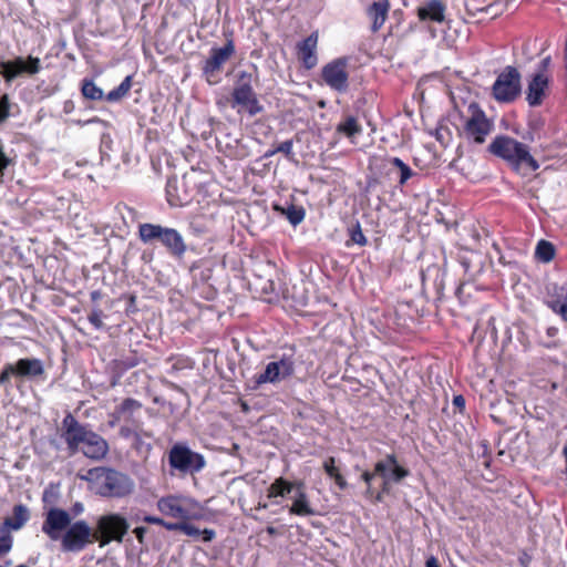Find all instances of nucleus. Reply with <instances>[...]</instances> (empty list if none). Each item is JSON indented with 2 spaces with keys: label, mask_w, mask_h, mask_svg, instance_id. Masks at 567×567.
<instances>
[{
  "label": "nucleus",
  "mask_w": 567,
  "mask_h": 567,
  "mask_svg": "<svg viewBox=\"0 0 567 567\" xmlns=\"http://www.w3.org/2000/svg\"><path fill=\"white\" fill-rule=\"evenodd\" d=\"M545 305L567 321V292L563 287L553 286L548 289Z\"/></svg>",
  "instance_id": "a878e982"
},
{
  "label": "nucleus",
  "mask_w": 567,
  "mask_h": 567,
  "mask_svg": "<svg viewBox=\"0 0 567 567\" xmlns=\"http://www.w3.org/2000/svg\"><path fill=\"white\" fill-rule=\"evenodd\" d=\"M142 522L153 525H158L164 527L167 530L171 532H182L183 534L190 536V537H197L199 536V529L189 524L184 522H167L162 517L153 516V515H145L141 518Z\"/></svg>",
  "instance_id": "5701e85b"
},
{
  "label": "nucleus",
  "mask_w": 567,
  "mask_h": 567,
  "mask_svg": "<svg viewBox=\"0 0 567 567\" xmlns=\"http://www.w3.org/2000/svg\"><path fill=\"white\" fill-rule=\"evenodd\" d=\"M563 455H564L565 463H566L565 473L567 474V444L563 449Z\"/></svg>",
  "instance_id": "6e6d98bb"
},
{
  "label": "nucleus",
  "mask_w": 567,
  "mask_h": 567,
  "mask_svg": "<svg viewBox=\"0 0 567 567\" xmlns=\"http://www.w3.org/2000/svg\"><path fill=\"white\" fill-rule=\"evenodd\" d=\"M135 300H136V297H135L134 295H131V296H130V302H131L132 305H134V303H135Z\"/></svg>",
  "instance_id": "13d9d810"
},
{
  "label": "nucleus",
  "mask_w": 567,
  "mask_h": 567,
  "mask_svg": "<svg viewBox=\"0 0 567 567\" xmlns=\"http://www.w3.org/2000/svg\"><path fill=\"white\" fill-rule=\"evenodd\" d=\"M292 147H293L292 140H287L282 143H280L278 146H276V151H278V153L285 154L287 157H290L292 155Z\"/></svg>",
  "instance_id": "a18cd8bd"
},
{
  "label": "nucleus",
  "mask_w": 567,
  "mask_h": 567,
  "mask_svg": "<svg viewBox=\"0 0 567 567\" xmlns=\"http://www.w3.org/2000/svg\"><path fill=\"white\" fill-rule=\"evenodd\" d=\"M487 150L492 155L503 159L513 172L520 176H527L540 166L527 144L505 134L495 136Z\"/></svg>",
  "instance_id": "7ed1b4c3"
},
{
  "label": "nucleus",
  "mask_w": 567,
  "mask_h": 567,
  "mask_svg": "<svg viewBox=\"0 0 567 567\" xmlns=\"http://www.w3.org/2000/svg\"><path fill=\"white\" fill-rule=\"evenodd\" d=\"M318 43L319 32L316 30L296 44L295 51L297 60L301 68L307 71H310L318 65Z\"/></svg>",
  "instance_id": "a211bd4d"
},
{
  "label": "nucleus",
  "mask_w": 567,
  "mask_h": 567,
  "mask_svg": "<svg viewBox=\"0 0 567 567\" xmlns=\"http://www.w3.org/2000/svg\"><path fill=\"white\" fill-rule=\"evenodd\" d=\"M12 547V538L0 529V555L7 554Z\"/></svg>",
  "instance_id": "c03bdc74"
},
{
  "label": "nucleus",
  "mask_w": 567,
  "mask_h": 567,
  "mask_svg": "<svg viewBox=\"0 0 567 567\" xmlns=\"http://www.w3.org/2000/svg\"><path fill=\"white\" fill-rule=\"evenodd\" d=\"M463 127L461 134L474 144H484L487 136L494 130L493 121L487 117L485 111L477 102H471L467 106V114L461 115Z\"/></svg>",
  "instance_id": "0eeeda50"
},
{
  "label": "nucleus",
  "mask_w": 567,
  "mask_h": 567,
  "mask_svg": "<svg viewBox=\"0 0 567 567\" xmlns=\"http://www.w3.org/2000/svg\"><path fill=\"white\" fill-rule=\"evenodd\" d=\"M546 334L549 338L556 337L558 334V328H556V327H548L547 330H546Z\"/></svg>",
  "instance_id": "864d4df0"
},
{
  "label": "nucleus",
  "mask_w": 567,
  "mask_h": 567,
  "mask_svg": "<svg viewBox=\"0 0 567 567\" xmlns=\"http://www.w3.org/2000/svg\"><path fill=\"white\" fill-rule=\"evenodd\" d=\"M41 60L38 56L17 55L11 60H0V76L7 85H11L22 76H33L41 71Z\"/></svg>",
  "instance_id": "9d476101"
},
{
  "label": "nucleus",
  "mask_w": 567,
  "mask_h": 567,
  "mask_svg": "<svg viewBox=\"0 0 567 567\" xmlns=\"http://www.w3.org/2000/svg\"><path fill=\"white\" fill-rule=\"evenodd\" d=\"M295 373V360L292 355L284 354L279 360L269 362L264 372L255 375L257 385L265 383H279Z\"/></svg>",
  "instance_id": "2eb2a0df"
},
{
  "label": "nucleus",
  "mask_w": 567,
  "mask_h": 567,
  "mask_svg": "<svg viewBox=\"0 0 567 567\" xmlns=\"http://www.w3.org/2000/svg\"><path fill=\"white\" fill-rule=\"evenodd\" d=\"M350 241L357 244L359 246H365L368 244V239L364 236L361 225L359 221L349 228Z\"/></svg>",
  "instance_id": "ea45409f"
},
{
  "label": "nucleus",
  "mask_w": 567,
  "mask_h": 567,
  "mask_svg": "<svg viewBox=\"0 0 567 567\" xmlns=\"http://www.w3.org/2000/svg\"><path fill=\"white\" fill-rule=\"evenodd\" d=\"M388 163L390 165H392L393 167L398 168L399 174H400V178H399L400 186H404L406 184V182L416 174L408 164H405L399 157H390L388 159Z\"/></svg>",
  "instance_id": "c9c22d12"
},
{
  "label": "nucleus",
  "mask_w": 567,
  "mask_h": 567,
  "mask_svg": "<svg viewBox=\"0 0 567 567\" xmlns=\"http://www.w3.org/2000/svg\"><path fill=\"white\" fill-rule=\"evenodd\" d=\"M152 437V433L143 429L131 440L132 450H134L138 455L146 456L152 450V443L150 442Z\"/></svg>",
  "instance_id": "c756f323"
},
{
  "label": "nucleus",
  "mask_w": 567,
  "mask_h": 567,
  "mask_svg": "<svg viewBox=\"0 0 567 567\" xmlns=\"http://www.w3.org/2000/svg\"><path fill=\"white\" fill-rule=\"evenodd\" d=\"M80 451L91 460H102L109 452V444L104 437L90 430L80 445Z\"/></svg>",
  "instance_id": "aec40b11"
},
{
  "label": "nucleus",
  "mask_w": 567,
  "mask_h": 567,
  "mask_svg": "<svg viewBox=\"0 0 567 567\" xmlns=\"http://www.w3.org/2000/svg\"><path fill=\"white\" fill-rule=\"evenodd\" d=\"M289 513L296 516H311L315 514L313 508L310 505L308 495L306 492H298L296 498L293 499L291 506L289 507Z\"/></svg>",
  "instance_id": "cd10ccee"
},
{
  "label": "nucleus",
  "mask_w": 567,
  "mask_h": 567,
  "mask_svg": "<svg viewBox=\"0 0 567 567\" xmlns=\"http://www.w3.org/2000/svg\"><path fill=\"white\" fill-rule=\"evenodd\" d=\"M446 6L441 0H430L416 9V16L422 22L442 23L445 20Z\"/></svg>",
  "instance_id": "b1692460"
},
{
  "label": "nucleus",
  "mask_w": 567,
  "mask_h": 567,
  "mask_svg": "<svg viewBox=\"0 0 567 567\" xmlns=\"http://www.w3.org/2000/svg\"><path fill=\"white\" fill-rule=\"evenodd\" d=\"M337 132L352 138L362 133V126L358 122L357 117L349 115L337 125Z\"/></svg>",
  "instance_id": "473e14b6"
},
{
  "label": "nucleus",
  "mask_w": 567,
  "mask_h": 567,
  "mask_svg": "<svg viewBox=\"0 0 567 567\" xmlns=\"http://www.w3.org/2000/svg\"><path fill=\"white\" fill-rule=\"evenodd\" d=\"M267 533H268L269 535H275V534H276V528H275V527H272V526H268V527H267Z\"/></svg>",
  "instance_id": "4d7b16f0"
},
{
  "label": "nucleus",
  "mask_w": 567,
  "mask_h": 567,
  "mask_svg": "<svg viewBox=\"0 0 567 567\" xmlns=\"http://www.w3.org/2000/svg\"><path fill=\"white\" fill-rule=\"evenodd\" d=\"M45 370L43 362L38 358H20L14 362H8L0 372V388L6 392L20 388L27 380H44Z\"/></svg>",
  "instance_id": "20e7f679"
},
{
  "label": "nucleus",
  "mask_w": 567,
  "mask_h": 567,
  "mask_svg": "<svg viewBox=\"0 0 567 567\" xmlns=\"http://www.w3.org/2000/svg\"><path fill=\"white\" fill-rule=\"evenodd\" d=\"M137 236L143 244L161 243L166 251L176 259L183 258L187 250L184 237L175 228L143 223L138 225Z\"/></svg>",
  "instance_id": "423d86ee"
},
{
  "label": "nucleus",
  "mask_w": 567,
  "mask_h": 567,
  "mask_svg": "<svg viewBox=\"0 0 567 567\" xmlns=\"http://www.w3.org/2000/svg\"><path fill=\"white\" fill-rule=\"evenodd\" d=\"M520 73L513 66L507 65L496 78L492 86V96L499 103H512L522 91Z\"/></svg>",
  "instance_id": "9b49d317"
},
{
  "label": "nucleus",
  "mask_w": 567,
  "mask_h": 567,
  "mask_svg": "<svg viewBox=\"0 0 567 567\" xmlns=\"http://www.w3.org/2000/svg\"><path fill=\"white\" fill-rule=\"evenodd\" d=\"M230 105L233 109L240 107L238 112L244 110L250 116L262 111V106L259 104L257 94L251 86L250 74L243 72L239 75V81L231 92Z\"/></svg>",
  "instance_id": "f8f14e48"
},
{
  "label": "nucleus",
  "mask_w": 567,
  "mask_h": 567,
  "mask_svg": "<svg viewBox=\"0 0 567 567\" xmlns=\"http://www.w3.org/2000/svg\"><path fill=\"white\" fill-rule=\"evenodd\" d=\"M103 317V310L96 307L91 310L87 320L96 330H101L104 327Z\"/></svg>",
  "instance_id": "37998d69"
},
{
  "label": "nucleus",
  "mask_w": 567,
  "mask_h": 567,
  "mask_svg": "<svg viewBox=\"0 0 567 567\" xmlns=\"http://www.w3.org/2000/svg\"><path fill=\"white\" fill-rule=\"evenodd\" d=\"M130 524L127 519L118 513L102 515L96 520L94 538L100 547H104L112 542L122 543L127 534Z\"/></svg>",
  "instance_id": "1a4fd4ad"
},
{
  "label": "nucleus",
  "mask_w": 567,
  "mask_h": 567,
  "mask_svg": "<svg viewBox=\"0 0 567 567\" xmlns=\"http://www.w3.org/2000/svg\"><path fill=\"white\" fill-rule=\"evenodd\" d=\"M166 199L171 207H183L190 202V195L176 177L168 178L165 187Z\"/></svg>",
  "instance_id": "393cba45"
},
{
  "label": "nucleus",
  "mask_w": 567,
  "mask_h": 567,
  "mask_svg": "<svg viewBox=\"0 0 567 567\" xmlns=\"http://www.w3.org/2000/svg\"><path fill=\"white\" fill-rule=\"evenodd\" d=\"M90 298L93 302H96L99 301L101 298H102V292L101 290H93L91 291L90 293Z\"/></svg>",
  "instance_id": "603ef678"
},
{
  "label": "nucleus",
  "mask_w": 567,
  "mask_h": 567,
  "mask_svg": "<svg viewBox=\"0 0 567 567\" xmlns=\"http://www.w3.org/2000/svg\"><path fill=\"white\" fill-rule=\"evenodd\" d=\"M452 403H453L454 408L458 410L460 413L464 412L465 399L463 395H461V394L454 395Z\"/></svg>",
  "instance_id": "de8ad7c7"
},
{
  "label": "nucleus",
  "mask_w": 567,
  "mask_h": 567,
  "mask_svg": "<svg viewBox=\"0 0 567 567\" xmlns=\"http://www.w3.org/2000/svg\"><path fill=\"white\" fill-rule=\"evenodd\" d=\"M111 384H112L113 386H114V385H116V384H117V380H113V381L111 382Z\"/></svg>",
  "instance_id": "680f3d73"
},
{
  "label": "nucleus",
  "mask_w": 567,
  "mask_h": 567,
  "mask_svg": "<svg viewBox=\"0 0 567 567\" xmlns=\"http://www.w3.org/2000/svg\"><path fill=\"white\" fill-rule=\"evenodd\" d=\"M348 58H337L324 64L320 72L322 82L332 91L346 93L349 89Z\"/></svg>",
  "instance_id": "4468645a"
},
{
  "label": "nucleus",
  "mask_w": 567,
  "mask_h": 567,
  "mask_svg": "<svg viewBox=\"0 0 567 567\" xmlns=\"http://www.w3.org/2000/svg\"><path fill=\"white\" fill-rule=\"evenodd\" d=\"M95 493L103 497L122 498L134 491L133 480L114 468L96 467L90 471Z\"/></svg>",
  "instance_id": "39448f33"
},
{
  "label": "nucleus",
  "mask_w": 567,
  "mask_h": 567,
  "mask_svg": "<svg viewBox=\"0 0 567 567\" xmlns=\"http://www.w3.org/2000/svg\"><path fill=\"white\" fill-rule=\"evenodd\" d=\"M266 507H267V504H261V503L258 504V508H266Z\"/></svg>",
  "instance_id": "052dcab7"
},
{
  "label": "nucleus",
  "mask_w": 567,
  "mask_h": 567,
  "mask_svg": "<svg viewBox=\"0 0 567 567\" xmlns=\"http://www.w3.org/2000/svg\"><path fill=\"white\" fill-rule=\"evenodd\" d=\"M120 427L118 434L124 440H132L135 435L143 430L142 423L138 421L128 422Z\"/></svg>",
  "instance_id": "4c0bfd02"
},
{
  "label": "nucleus",
  "mask_w": 567,
  "mask_h": 567,
  "mask_svg": "<svg viewBox=\"0 0 567 567\" xmlns=\"http://www.w3.org/2000/svg\"><path fill=\"white\" fill-rule=\"evenodd\" d=\"M142 403L133 398H126L110 414V425L114 426L120 421L132 422L134 414L142 409Z\"/></svg>",
  "instance_id": "4be33fe9"
},
{
  "label": "nucleus",
  "mask_w": 567,
  "mask_h": 567,
  "mask_svg": "<svg viewBox=\"0 0 567 567\" xmlns=\"http://www.w3.org/2000/svg\"><path fill=\"white\" fill-rule=\"evenodd\" d=\"M477 518H478V519H482L483 522H486V517H485V515H484V514H483V515H477Z\"/></svg>",
  "instance_id": "bf43d9fd"
},
{
  "label": "nucleus",
  "mask_w": 567,
  "mask_h": 567,
  "mask_svg": "<svg viewBox=\"0 0 567 567\" xmlns=\"http://www.w3.org/2000/svg\"><path fill=\"white\" fill-rule=\"evenodd\" d=\"M61 437L68 446L70 455H74L80 451V445L85 440L90 429L87 425L81 424L78 419L68 412L61 423Z\"/></svg>",
  "instance_id": "dca6fc26"
},
{
  "label": "nucleus",
  "mask_w": 567,
  "mask_h": 567,
  "mask_svg": "<svg viewBox=\"0 0 567 567\" xmlns=\"http://www.w3.org/2000/svg\"><path fill=\"white\" fill-rule=\"evenodd\" d=\"M432 135L442 146H447L451 141V131L447 126H437Z\"/></svg>",
  "instance_id": "79ce46f5"
},
{
  "label": "nucleus",
  "mask_w": 567,
  "mask_h": 567,
  "mask_svg": "<svg viewBox=\"0 0 567 567\" xmlns=\"http://www.w3.org/2000/svg\"><path fill=\"white\" fill-rule=\"evenodd\" d=\"M29 518L30 512L28 507L23 504H18L13 506L12 516L4 518L3 526L8 529L19 530L24 526Z\"/></svg>",
  "instance_id": "bb28decb"
},
{
  "label": "nucleus",
  "mask_w": 567,
  "mask_h": 567,
  "mask_svg": "<svg viewBox=\"0 0 567 567\" xmlns=\"http://www.w3.org/2000/svg\"><path fill=\"white\" fill-rule=\"evenodd\" d=\"M322 467L324 473L331 480H333L339 489L344 491L348 488V482L341 474L340 468L336 466V458L333 456H329L327 460H324Z\"/></svg>",
  "instance_id": "c85d7f7f"
},
{
  "label": "nucleus",
  "mask_w": 567,
  "mask_h": 567,
  "mask_svg": "<svg viewBox=\"0 0 567 567\" xmlns=\"http://www.w3.org/2000/svg\"><path fill=\"white\" fill-rule=\"evenodd\" d=\"M274 209L280 212L287 217L292 226L301 224L306 217V210L302 206L290 204L287 208H282L279 205H275Z\"/></svg>",
  "instance_id": "2f4dec72"
},
{
  "label": "nucleus",
  "mask_w": 567,
  "mask_h": 567,
  "mask_svg": "<svg viewBox=\"0 0 567 567\" xmlns=\"http://www.w3.org/2000/svg\"><path fill=\"white\" fill-rule=\"evenodd\" d=\"M82 95L91 101H100L104 97L103 90L99 87L92 79H83L81 83Z\"/></svg>",
  "instance_id": "f704fd0d"
},
{
  "label": "nucleus",
  "mask_w": 567,
  "mask_h": 567,
  "mask_svg": "<svg viewBox=\"0 0 567 567\" xmlns=\"http://www.w3.org/2000/svg\"><path fill=\"white\" fill-rule=\"evenodd\" d=\"M550 64H551V58L550 56L544 58L538 63L537 71L535 73L548 74V69H549Z\"/></svg>",
  "instance_id": "49530a36"
},
{
  "label": "nucleus",
  "mask_w": 567,
  "mask_h": 567,
  "mask_svg": "<svg viewBox=\"0 0 567 567\" xmlns=\"http://www.w3.org/2000/svg\"><path fill=\"white\" fill-rule=\"evenodd\" d=\"M235 43L229 38L221 48H212L208 59L204 62L202 71L208 84H217L219 82V73L224 64L234 55Z\"/></svg>",
  "instance_id": "ddd939ff"
},
{
  "label": "nucleus",
  "mask_w": 567,
  "mask_h": 567,
  "mask_svg": "<svg viewBox=\"0 0 567 567\" xmlns=\"http://www.w3.org/2000/svg\"><path fill=\"white\" fill-rule=\"evenodd\" d=\"M138 364V360L135 357H130L125 359H118L113 361V369L118 374L124 373L125 371L136 367Z\"/></svg>",
  "instance_id": "58836bf2"
},
{
  "label": "nucleus",
  "mask_w": 567,
  "mask_h": 567,
  "mask_svg": "<svg viewBox=\"0 0 567 567\" xmlns=\"http://www.w3.org/2000/svg\"><path fill=\"white\" fill-rule=\"evenodd\" d=\"M556 249L555 246L547 240H539L536 250L535 257L542 262H549L555 258Z\"/></svg>",
  "instance_id": "e433bc0d"
},
{
  "label": "nucleus",
  "mask_w": 567,
  "mask_h": 567,
  "mask_svg": "<svg viewBox=\"0 0 567 567\" xmlns=\"http://www.w3.org/2000/svg\"><path fill=\"white\" fill-rule=\"evenodd\" d=\"M293 486L288 480L278 477L267 488V498L284 497L292 492Z\"/></svg>",
  "instance_id": "7c9ffc66"
},
{
  "label": "nucleus",
  "mask_w": 567,
  "mask_h": 567,
  "mask_svg": "<svg viewBox=\"0 0 567 567\" xmlns=\"http://www.w3.org/2000/svg\"><path fill=\"white\" fill-rule=\"evenodd\" d=\"M391 9L390 0H375L365 9V14L370 20V31L379 32L388 20Z\"/></svg>",
  "instance_id": "412c9836"
},
{
  "label": "nucleus",
  "mask_w": 567,
  "mask_h": 567,
  "mask_svg": "<svg viewBox=\"0 0 567 567\" xmlns=\"http://www.w3.org/2000/svg\"><path fill=\"white\" fill-rule=\"evenodd\" d=\"M199 535L203 536L204 542H212L215 538L216 533L214 529L205 528L202 532L199 530Z\"/></svg>",
  "instance_id": "8fccbe9b"
},
{
  "label": "nucleus",
  "mask_w": 567,
  "mask_h": 567,
  "mask_svg": "<svg viewBox=\"0 0 567 567\" xmlns=\"http://www.w3.org/2000/svg\"><path fill=\"white\" fill-rule=\"evenodd\" d=\"M42 532L52 540L61 538L64 551L79 553L95 543L94 530L83 520L71 524L70 514L62 508H50L42 524Z\"/></svg>",
  "instance_id": "f257e3e1"
},
{
  "label": "nucleus",
  "mask_w": 567,
  "mask_h": 567,
  "mask_svg": "<svg viewBox=\"0 0 567 567\" xmlns=\"http://www.w3.org/2000/svg\"><path fill=\"white\" fill-rule=\"evenodd\" d=\"M146 533H147V528L144 526H137L133 529V534L135 535V537L140 544H144Z\"/></svg>",
  "instance_id": "09e8293b"
},
{
  "label": "nucleus",
  "mask_w": 567,
  "mask_h": 567,
  "mask_svg": "<svg viewBox=\"0 0 567 567\" xmlns=\"http://www.w3.org/2000/svg\"><path fill=\"white\" fill-rule=\"evenodd\" d=\"M277 153H278V151H276V147L270 148V150H268V151L265 153V157H266V158H269V157L274 156V155H275V154H277Z\"/></svg>",
  "instance_id": "5fc2aeb1"
},
{
  "label": "nucleus",
  "mask_w": 567,
  "mask_h": 567,
  "mask_svg": "<svg viewBox=\"0 0 567 567\" xmlns=\"http://www.w3.org/2000/svg\"><path fill=\"white\" fill-rule=\"evenodd\" d=\"M11 97L8 93H3L0 96V123L6 122L10 116L11 111Z\"/></svg>",
  "instance_id": "a19ab883"
},
{
  "label": "nucleus",
  "mask_w": 567,
  "mask_h": 567,
  "mask_svg": "<svg viewBox=\"0 0 567 567\" xmlns=\"http://www.w3.org/2000/svg\"><path fill=\"white\" fill-rule=\"evenodd\" d=\"M171 467L182 472L199 471L204 467L203 455L190 451L187 446L175 444L168 454Z\"/></svg>",
  "instance_id": "f3484780"
},
{
  "label": "nucleus",
  "mask_w": 567,
  "mask_h": 567,
  "mask_svg": "<svg viewBox=\"0 0 567 567\" xmlns=\"http://www.w3.org/2000/svg\"><path fill=\"white\" fill-rule=\"evenodd\" d=\"M410 475V471L399 464L394 453L379 460L372 471H364L361 480L365 483V497L373 503H381L392 492L393 484L400 483Z\"/></svg>",
  "instance_id": "f03ea898"
},
{
  "label": "nucleus",
  "mask_w": 567,
  "mask_h": 567,
  "mask_svg": "<svg viewBox=\"0 0 567 567\" xmlns=\"http://www.w3.org/2000/svg\"><path fill=\"white\" fill-rule=\"evenodd\" d=\"M156 507L164 516L176 518L184 523L202 518L198 503L181 495L163 496L157 501Z\"/></svg>",
  "instance_id": "6e6552de"
},
{
  "label": "nucleus",
  "mask_w": 567,
  "mask_h": 567,
  "mask_svg": "<svg viewBox=\"0 0 567 567\" xmlns=\"http://www.w3.org/2000/svg\"><path fill=\"white\" fill-rule=\"evenodd\" d=\"M549 75L543 73H534L528 81L526 89V101L529 106H539L548 95Z\"/></svg>",
  "instance_id": "6ab92c4d"
},
{
  "label": "nucleus",
  "mask_w": 567,
  "mask_h": 567,
  "mask_svg": "<svg viewBox=\"0 0 567 567\" xmlns=\"http://www.w3.org/2000/svg\"><path fill=\"white\" fill-rule=\"evenodd\" d=\"M133 85V75H127L125 79L121 82V84L113 90H111L106 95L105 100L107 102H117L125 97Z\"/></svg>",
  "instance_id": "72a5a7b5"
},
{
  "label": "nucleus",
  "mask_w": 567,
  "mask_h": 567,
  "mask_svg": "<svg viewBox=\"0 0 567 567\" xmlns=\"http://www.w3.org/2000/svg\"><path fill=\"white\" fill-rule=\"evenodd\" d=\"M425 567H441L436 557L431 556L425 561Z\"/></svg>",
  "instance_id": "3c124183"
}]
</instances>
